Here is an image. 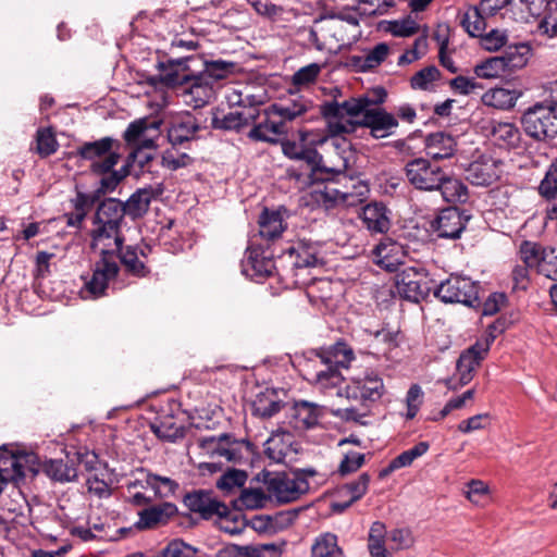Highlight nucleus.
<instances>
[{
	"mask_svg": "<svg viewBox=\"0 0 557 557\" xmlns=\"http://www.w3.org/2000/svg\"><path fill=\"white\" fill-rule=\"evenodd\" d=\"M284 404L278 399L276 392L267 389L257 395L252 401L251 411L256 417L269 419L280 412Z\"/></svg>",
	"mask_w": 557,
	"mask_h": 557,
	"instance_id": "43",
	"label": "nucleus"
},
{
	"mask_svg": "<svg viewBox=\"0 0 557 557\" xmlns=\"http://www.w3.org/2000/svg\"><path fill=\"white\" fill-rule=\"evenodd\" d=\"M358 124L361 127L369 128L373 138L381 139L394 134L398 127V120L394 114L382 108L367 107L361 120H358Z\"/></svg>",
	"mask_w": 557,
	"mask_h": 557,
	"instance_id": "21",
	"label": "nucleus"
},
{
	"mask_svg": "<svg viewBox=\"0 0 557 557\" xmlns=\"http://www.w3.org/2000/svg\"><path fill=\"white\" fill-rule=\"evenodd\" d=\"M537 272L547 278H557V249L553 247L545 248Z\"/></svg>",
	"mask_w": 557,
	"mask_h": 557,
	"instance_id": "61",
	"label": "nucleus"
},
{
	"mask_svg": "<svg viewBox=\"0 0 557 557\" xmlns=\"http://www.w3.org/2000/svg\"><path fill=\"white\" fill-rule=\"evenodd\" d=\"M286 230L283 216L277 211H270L264 209L259 216V238L263 245L275 246V242L281 238L283 232Z\"/></svg>",
	"mask_w": 557,
	"mask_h": 557,
	"instance_id": "29",
	"label": "nucleus"
},
{
	"mask_svg": "<svg viewBox=\"0 0 557 557\" xmlns=\"http://www.w3.org/2000/svg\"><path fill=\"white\" fill-rule=\"evenodd\" d=\"M247 473L244 470H227L216 482L218 488L231 491L234 487H240L246 483Z\"/></svg>",
	"mask_w": 557,
	"mask_h": 557,
	"instance_id": "62",
	"label": "nucleus"
},
{
	"mask_svg": "<svg viewBox=\"0 0 557 557\" xmlns=\"http://www.w3.org/2000/svg\"><path fill=\"white\" fill-rule=\"evenodd\" d=\"M184 505L194 513H198L203 520H209L214 516L228 519L231 511L227 506L213 496L212 491L195 490L187 493L183 498Z\"/></svg>",
	"mask_w": 557,
	"mask_h": 557,
	"instance_id": "15",
	"label": "nucleus"
},
{
	"mask_svg": "<svg viewBox=\"0 0 557 557\" xmlns=\"http://www.w3.org/2000/svg\"><path fill=\"white\" fill-rule=\"evenodd\" d=\"M540 195L547 201L546 216L557 219V159L552 162L539 186Z\"/></svg>",
	"mask_w": 557,
	"mask_h": 557,
	"instance_id": "31",
	"label": "nucleus"
},
{
	"mask_svg": "<svg viewBox=\"0 0 557 557\" xmlns=\"http://www.w3.org/2000/svg\"><path fill=\"white\" fill-rule=\"evenodd\" d=\"M322 416V407L308 400L294 401L290 408V418L297 430H309L317 426Z\"/></svg>",
	"mask_w": 557,
	"mask_h": 557,
	"instance_id": "28",
	"label": "nucleus"
},
{
	"mask_svg": "<svg viewBox=\"0 0 557 557\" xmlns=\"http://www.w3.org/2000/svg\"><path fill=\"white\" fill-rule=\"evenodd\" d=\"M311 354L319 359L320 364H329L338 370L348 368L355 359L352 348L344 341H338L329 347L313 349Z\"/></svg>",
	"mask_w": 557,
	"mask_h": 557,
	"instance_id": "27",
	"label": "nucleus"
},
{
	"mask_svg": "<svg viewBox=\"0 0 557 557\" xmlns=\"http://www.w3.org/2000/svg\"><path fill=\"white\" fill-rule=\"evenodd\" d=\"M119 272L120 265L114 258L100 256V259L95 262L91 275L85 278L83 293L94 299L106 295L109 283L117 276Z\"/></svg>",
	"mask_w": 557,
	"mask_h": 557,
	"instance_id": "17",
	"label": "nucleus"
},
{
	"mask_svg": "<svg viewBox=\"0 0 557 557\" xmlns=\"http://www.w3.org/2000/svg\"><path fill=\"white\" fill-rule=\"evenodd\" d=\"M37 147L36 151L40 156V158H47L54 152H57L59 148V143L55 138V135L52 128H39L36 135Z\"/></svg>",
	"mask_w": 557,
	"mask_h": 557,
	"instance_id": "56",
	"label": "nucleus"
},
{
	"mask_svg": "<svg viewBox=\"0 0 557 557\" xmlns=\"http://www.w3.org/2000/svg\"><path fill=\"white\" fill-rule=\"evenodd\" d=\"M226 553L228 557H281L282 549L274 543L252 545H231Z\"/></svg>",
	"mask_w": 557,
	"mask_h": 557,
	"instance_id": "42",
	"label": "nucleus"
},
{
	"mask_svg": "<svg viewBox=\"0 0 557 557\" xmlns=\"http://www.w3.org/2000/svg\"><path fill=\"white\" fill-rule=\"evenodd\" d=\"M178 512L177 507L173 503L164 502L156 506L148 507L138 512V520L134 528L139 531L151 530L158 525L166 524L171 518Z\"/></svg>",
	"mask_w": 557,
	"mask_h": 557,
	"instance_id": "25",
	"label": "nucleus"
},
{
	"mask_svg": "<svg viewBox=\"0 0 557 557\" xmlns=\"http://www.w3.org/2000/svg\"><path fill=\"white\" fill-rule=\"evenodd\" d=\"M545 248L539 243L523 240L519 248L520 260L524 265L537 269Z\"/></svg>",
	"mask_w": 557,
	"mask_h": 557,
	"instance_id": "54",
	"label": "nucleus"
},
{
	"mask_svg": "<svg viewBox=\"0 0 557 557\" xmlns=\"http://www.w3.org/2000/svg\"><path fill=\"white\" fill-rule=\"evenodd\" d=\"M36 458L33 454L15 455L10 451L0 453V483L18 482L26 476V472L30 471L33 474L36 471L32 467H26L25 463L33 461Z\"/></svg>",
	"mask_w": 557,
	"mask_h": 557,
	"instance_id": "22",
	"label": "nucleus"
},
{
	"mask_svg": "<svg viewBox=\"0 0 557 557\" xmlns=\"http://www.w3.org/2000/svg\"><path fill=\"white\" fill-rule=\"evenodd\" d=\"M322 368L317 370L312 377V383L320 391H326L338 386L344 377L338 369L329 364H321Z\"/></svg>",
	"mask_w": 557,
	"mask_h": 557,
	"instance_id": "51",
	"label": "nucleus"
},
{
	"mask_svg": "<svg viewBox=\"0 0 557 557\" xmlns=\"http://www.w3.org/2000/svg\"><path fill=\"white\" fill-rule=\"evenodd\" d=\"M443 199L447 202H466L468 199V188L458 178L450 176L444 171V180L435 187Z\"/></svg>",
	"mask_w": 557,
	"mask_h": 557,
	"instance_id": "45",
	"label": "nucleus"
},
{
	"mask_svg": "<svg viewBox=\"0 0 557 557\" xmlns=\"http://www.w3.org/2000/svg\"><path fill=\"white\" fill-rule=\"evenodd\" d=\"M311 107L312 102L301 95L274 102L259 112L247 136L253 141L277 144L280 136L287 135L288 123L302 116Z\"/></svg>",
	"mask_w": 557,
	"mask_h": 557,
	"instance_id": "1",
	"label": "nucleus"
},
{
	"mask_svg": "<svg viewBox=\"0 0 557 557\" xmlns=\"http://www.w3.org/2000/svg\"><path fill=\"white\" fill-rule=\"evenodd\" d=\"M478 283L470 277L450 274L434 289V296L445 304H462L469 307L480 305Z\"/></svg>",
	"mask_w": 557,
	"mask_h": 557,
	"instance_id": "10",
	"label": "nucleus"
},
{
	"mask_svg": "<svg viewBox=\"0 0 557 557\" xmlns=\"http://www.w3.org/2000/svg\"><path fill=\"white\" fill-rule=\"evenodd\" d=\"M459 23L471 37H480L486 29V15L478 5H469L467 11L458 14Z\"/></svg>",
	"mask_w": 557,
	"mask_h": 557,
	"instance_id": "44",
	"label": "nucleus"
},
{
	"mask_svg": "<svg viewBox=\"0 0 557 557\" xmlns=\"http://www.w3.org/2000/svg\"><path fill=\"white\" fill-rule=\"evenodd\" d=\"M370 98L367 96L358 97V98H349L339 102L337 100L326 101L321 107V113L326 120L331 119H339L344 120L345 117H356L359 115H363L367 107H369Z\"/></svg>",
	"mask_w": 557,
	"mask_h": 557,
	"instance_id": "23",
	"label": "nucleus"
},
{
	"mask_svg": "<svg viewBox=\"0 0 557 557\" xmlns=\"http://www.w3.org/2000/svg\"><path fill=\"white\" fill-rule=\"evenodd\" d=\"M497 177L496 164L490 159L474 161L466 169V178L472 185L490 186Z\"/></svg>",
	"mask_w": 557,
	"mask_h": 557,
	"instance_id": "36",
	"label": "nucleus"
},
{
	"mask_svg": "<svg viewBox=\"0 0 557 557\" xmlns=\"http://www.w3.org/2000/svg\"><path fill=\"white\" fill-rule=\"evenodd\" d=\"M151 248L148 245H122L116 249L115 260L119 259L125 272L132 276L146 277L150 273L147 265Z\"/></svg>",
	"mask_w": 557,
	"mask_h": 557,
	"instance_id": "20",
	"label": "nucleus"
},
{
	"mask_svg": "<svg viewBox=\"0 0 557 557\" xmlns=\"http://www.w3.org/2000/svg\"><path fill=\"white\" fill-rule=\"evenodd\" d=\"M301 141L297 143L294 140H283L281 143L282 151L285 157L295 161L305 162L311 170V174L315 180H322L323 177H318L319 173H336L342 174L348 166V161L346 158H342L341 164L338 166L325 168L322 166V156L318 152V150L313 147L307 146L302 141L305 140L304 134H301Z\"/></svg>",
	"mask_w": 557,
	"mask_h": 557,
	"instance_id": "11",
	"label": "nucleus"
},
{
	"mask_svg": "<svg viewBox=\"0 0 557 557\" xmlns=\"http://www.w3.org/2000/svg\"><path fill=\"white\" fill-rule=\"evenodd\" d=\"M470 215L456 207L441 210L432 221L431 228L438 238L458 239L466 230Z\"/></svg>",
	"mask_w": 557,
	"mask_h": 557,
	"instance_id": "19",
	"label": "nucleus"
},
{
	"mask_svg": "<svg viewBox=\"0 0 557 557\" xmlns=\"http://www.w3.org/2000/svg\"><path fill=\"white\" fill-rule=\"evenodd\" d=\"M490 133L494 143L500 148L513 149L519 147L521 133L516 124L510 122L491 121Z\"/></svg>",
	"mask_w": 557,
	"mask_h": 557,
	"instance_id": "34",
	"label": "nucleus"
},
{
	"mask_svg": "<svg viewBox=\"0 0 557 557\" xmlns=\"http://www.w3.org/2000/svg\"><path fill=\"white\" fill-rule=\"evenodd\" d=\"M89 237L90 249L92 251H99L102 257L115 259L116 249H121L122 245L125 244L122 227L95 223V221H91Z\"/></svg>",
	"mask_w": 557,
	"mask_h": 557,
	"instance_id": "16",
	"label": "nucleus"
},
{
	"mask_svg": "<svg viewBox=\"0 0 557 557\" xmlns=\"http://www.w3.org/2000/svg\"><path fill=\"white\" fill-rule=\"evenodd\" d=\"M186 63L178 58H169L165 61H158V75L152 76V84L161 83L166 87L180 86L183 88L182 97L185 104L198 109L209 103L214 96V88L208 81L200 79L197 73H188L185 70Z\"/></svg>",
	"mask_w": 557,
	"mask_h": 557,
	"instance_id": "3",
	"label": "nucleus"
},
{
	"mask_svg": "<svg viewBox=\"0 0 557 557\" xmlns=\"http://www.w3.org/2000/svg\"><path fill=\"white\" fill-rule=\"evenodd\" d=\"M298 516V510H284L276 512L274 515H267L256 517L257 521H265L263 525H260V529L264 530H284L292 525Z\"/></svg>",
	"mask_w": 557,
	"mask_h": 557,
	"instance_id": "52",
	"label": "nucleus"
},
{
	"mask_svg": "<svg viewBox=\"0 0 557 557\" xmlns=\"http://www.w3.org/2000/svg\"><path fill=\"white\" fill-rule=\"evenodd\" d=\"M306 472L314 474L313 470H297L292 472H268L264 475V485L269 498L280 504H287L299 499L309 491Z\"/></svg>",
	"mask_w": 557,
	"mask_h": 557,
	"instance_id": "5",
	"label": "nucleus"
},
{
	"mask_svg": "<svg viewBox=\"0 0 557 557\" xmlns=\"http://www.w3.org/2000/svg\"><path fill=\"white\" fill-rule=\"evenodd\" d=\"M522 92L517 89H507L503 87L492 88L482 96V101L487 107L499 110H510L516 106L517 100Z\"/></svg>",
	"mask_w": 557,
	"mask_h": 557,
	"instance_id": "40",
	"label": "nucleus"
},
{
	"mask_svg": "<svg viewBox=\"0 0 557 557\" xmlns=\"http://www.w3.org/2000/svg\"><path fill=\"white\" fill-rule=\"evenodd\" d=\"M258 115L259 112L256 110L230 112L223 117H219L214 114L212 116L211 127L214 129L239 132L243 127L255 122Z\"/></svg>",
	"mask_w": 557,
	"mask_h": 557,
	"instance_id": "35",
	"label": "nucleus"
},
{
	"mask_svg": "<svg viewBox=\"0 0 557 557\" xmlns=\"http://www.w3.org/2000/svg\"><path fill=\"white\" fill-rule=\"evenodd\" d=\"M396 288L401 298L412 302H419L430 293L426 281L413 269L405 270L397 276Z\"/></svg>",
	"mask_w": 557,
	"mask_h": 557,
	"instance_id": "24",
	"label": "nucleus"
},
{
	"mask_svg": "<svg viewBox=\"0 0 557 557\" xmlns=\"http://www.w3.org/2000/svg\"><path fill=\"white\" fill-rule=\"evenodd\" d=\"M549 0H509V7L516 20L529 22L530 17L539 16L544 9H547Z\"/></svg>",
	"mask_w": 557,
	"mask_h": 557,
	"instance_id": "48",
	"label": "nucleus"
},
{
	"mask_svg": "<svg viewBox=\"0 0 557 557\" xmlns=\"http://www.w3.org/2000/svg\"><path fill=\"white\" fill-rule=\"evenodd\" d=\"M198 548L186 543L182 539H174L162 548L158 555L159 557H195Z\"/></svg>",
	"mask_w": 557,
	"mask_h": 557,
	"instance_id": "58",
	"label": "nucleus"
},
{
	"mask_svg": "<svg viewBox=\"0 0 557 557\" xmlns=\"http://www.w3.org/2000/svg\"><path fill=\"white\" fill-rule=\"evenodd\" d=\"M322 69L323 65L319 63H310L306 66L300 67L298 71L294 73L292 77L293 85L296 87H304L313 84L317 81Z\"/></svg>",
	"mask_w": 557,
	"mask_h": 557,
	"instance_id": "60",
	"label": "nucleus"
},
{
	"mask_svg": "<svg viewBox=\"0 0 557 557\" xmlns=\"http://www.w3.org/2000/svg\"><path fill=\"white\" fill-rule=\"evenodd\" d=\"M125 215L123 201L116 198H107L99 203L91 221L114 227H123L125 224Z\"/></svg>",
	"mask_w": 557,
	"mask_h": 557,
	"instance_id": "30",
	"label": "nucleus"
},
{
	"mask_svg": "<svg viewBox=\"0 0 557 557\" xmlns=\"http://www.w3.org/2000/svg\"><path fill=\"white\" fill-rule=\"evenodd\" d=\"M556 106L550 101L547 104L537 102L528 108L521 116L525 134L537 140L554 138L557 135Z\"/></svg>",
	"mask_w": 557,
	"mask_h": 557,
	"instance_id": "8",
	"label": "nucleus"
},
{
	"mask_svg": "<svg viewBox=\"0 0 557 557\" xmlns=\"http://www.w3.org/2000/svg\"><path fill=\"white\" fill-rule=\"evenodd\" d=\"M505 72H508V70L502 57L487 59L474 67V73L482 78L498 77Z\"/></svg>",
	"mask_w": 557,
	"mask_h": 557,
	"instance_id": "59",
	"label": "nucleus"
},
{
	"mask_svg": "<svg viewBox=\"0 0 557 557\" xmlns=\"http://www.w3.org/2000/svg\"><path fill=\"white\" fill-rule=\"evenodd\" d=\"M347 196V193L336 189L331 184H325L322 187L318 186L311 191L314 203L324 210L333 209L338 202L344 203Z\"/></svg>",
	"mask_w": 557,
	"mask_h": 557,
	"instance_id": "47",
	"label": "nucleus"
},
{
	"mask_svg": "<svg viewBox=\"0 0 557 557\" xmlns=\"http://www.w3.org/2000/svg\"><path fill=\"white\" fill-rule=\"evenodd\" d=\"M370 475L367 472L361 473L357 480L343 484L338 488V494L343 496H349L351 500L361 499L368 491L370 483Z\"/></svg>",
	"mask_w": 557,
	"mask_h": 557,
	"instance_id": "55",
	"label": "nucleus"
},
{
	"mask_svg": "<svg viewBox=\"0 0 557 557\" xmlns=\"http://www.w3.org/2000/svg\"><path fill=\"white\" fill-rule=\"evenodd\" d=\"M310 557H346V555L338 544L337 535L323 532L313 540Z\"/></svg>",
	"mask_w": 557,
	"mask_h": 557,
	"instance_id": "41",
	"label": "nucleus"
},
{
	"mask_svg": "<svg viewBox=\"0 0 557 557\" xmlns=\"http://www.w3.org/2000/svg\"><path fill=\"white\" fill-rule=\"evenodd\" d=\"M346 397L356 400L364 408L379 401L385 393L383 379L372 370L350 380L345 388Z\"/></svg>",
	"mask_w": 557,
	"mask_h": 557,
	"instance_id": "14",
	"label": "nucleus"
},
{
	"mask_svg": "<svg viewBox=\"0 0 557 557\" xmlns=\"http://www.w3.org/2000/svg\"><path fill=\"white\" fill-rule=\"evenodd\" d=\"M153 198V190L151 188H141L135 191L125 202L123 207L126 215L133 220L144 216Z\"/></svg>",
	"mask_w": 557,
	"mask_h": 557,
	"instance_id": "46",
	"label": "nucleus"
},
{
	"mask_svg": "<svg viewBox=\"0 0 557 557\" xmlns=\"http://www.w3.org/2000/svg\"><path fill=\"white\" fill-rule=\"evenodd\" d=\"M425 146L428 156L434 161L450 158L456 150L455 138L443 132L428 135Z\"/></svg>",
	"mask_w": 557,
	"mask_h": 557,
	"instance_id": "37",
	"label": "nucleus"
},
{
	"mask_svg": "<svg viewBox=\"0 0 557 557\" xmlns=\"http://www.w3.org/2000/svg\"><path fill=\"white\" fill-rule=\"evenodd\" d=\"M123 178L124 175L111 173L110 175H106L104 177L100 178L98 188L92 193L87 194L77 190L76 197L72 200L75 211L87 213V210L90 209L96 202H98L101 196L115 190Z\"/></svg>",
	"mask_w": 557,
	"mask_h": 557,
	"instance_id": "26",
	"label": "nucleus"
},
{
	"mask_svg": "<svg viewBox=\"0 0 557 557\" xmlns=\"http://www.w3.org/2000/svg\"><path fill=\"white\" fill-rule=\"evenodd\" d=\"M276 248L263 243L251 242L242 261V272L256 282H262L277 271L275 258Z\"/></svg>",
	"mask_w": 557,
	"mask_h": 557,
	"instance_id": "9",
	"label": "nucleus"
},
{
	"mask_svg": "<svg viewBox=\"0 0 557 557\" xmlns=\"http://www.w3.org/2000/svg\"><path fill=\"white\" fill-rule=\"evenodd\" d=\"M150 430L158 438L166 442H175L185 436V426L172 414L158 417L150 423Z\"/></svg>",
	"mask_w": 557,
	"mask_h": 557,
	"instance_id": "38",
	"label": "nucleus"
},
{
	"mask_svg": "<svg viewBox=\"0 0 557 557\" xmlns=\"http://www.w3.org/2000/svg\"><path fill=\"white\" fill-rule=\"evenodd\" d=\"M268 499H270L269 495L267 496L260 488H255L244 490L242 492L239 502L247 509H257L262 508Z\"/></svg>",
	"mask_w": 557,
	"mask_h": 557,
	"instance_id": "64",
	"label": "nucleus"
},
{
	"mask_svg": "<svg viewBox=\"0 0 557 557\" xmlns=\"http://www.w3.org/2000/svg\"><path fill=\"white\" fill-rule=\"evenodd\" d=\"M198 446L200 455L208 459L198 465V470L202 474L220 472L226 462L250 465L255 455L253 445L249 441L238 440L230 433L201 437Z\"/></svg>",
	"mask_w": 557,
	"mask_h": 557,
	"instance_id": "2",
	"label": "nucleus"
},
{
	"mask_svg": "<svg viewBox=\"0 0 557 557\" xmlns=\"http://www.w3.org/2000/svg\"><path fill=\"white\" fill-rule=\"evenodd\" d=\"M490 329L492 332L487 336L478 339L459 356L455 374L458 377L459 385L463 386L473 379L474 371L487 356L491 345L495 339L493 332H504L505 322L497 320L490 325Z\"/></svg>",
	"mask_w": 557,
	"mask_h": 557,
	"instance_id": "7",
	"label": "nucleus"
},
{
	"mask_svg": "<svg viewBox=\"0 0 557 557\" xmlns=\"http://www.w3.org/2000/svg\"><path fill=\"white\" fill-rule=\"evenodd\" d=\"M46 474L58 482H71L77 479L76 462L66 455V459H51L45 463Z\"/></svg>",
	"mask_w": 557,
	"mask_h": 557,
	"instance_id": "39",
	"label": "nucleus"
},
{
	"mask_svg": "<svg viewBox=\"0 0 557 557\" xmlns=\"http://www.w3.org/2000/svg\"><path fill=\"white\" fill-rule=\"evenodd\" d=\"M404 171L408 183L418 190L434 191L444 180V170L436 161L422 157L409 160Z\"/></svg>",
	"mask_w": 557,
	"mask_h": 557,
	"instance_id": "12",
	"label": "nucleus"
},
{
	"mask_svg": "<svg viewBox=\"0 0 557 557\" xmlns=\"http://www.w3.org/2000/svg\"><path fill=\"white\" fill-rule=\"evenodd\" d=\"M145 482L146 486L150 487L154 492V496L158 498H168L173 496L180 487L178 483L171 478L151 472L147 473Z\"/></svg>",
	"mask_w": 557,
	"mask_h": 557,
	"instance_id": "49",
	"label": "nucleus"
},
{
	"mask_svg": "<svg viewBox=\"0 0 557 557\" xmlns=\"http://www.w3.org/2000/svg\"><path fill=\"white\" fill-rule=\"evenodd\" d=\"M121 144L112 137H102L94 141H85L76 148L75 156L82 160L90 162V172L95 175L104 177L111 173L117 175H127V171L114 170V166L121 159Z\"/></svg>",
	"mask_w": 557,
	"mask_h": 557,
	"instance_id": "4",
	"label": "nucleus"
},
{
	"mask_svg": "<svg viewBox=\"0 0 557 557\" xmlns=\"http://www.w3.org/2000/svg\"><path fill=\"white\" fill-rule=\"evenodd\" d=\"M185 65V70L188 73H197L200 75V79L208 81L214 88V84L223 81L233 75L237 69L238 63L233 61H225L222 59L218 60H206L199 54H190L177 57Z\"/></svg>",
	"mask_w": 557,
	"mask_h": 557,
	"instance_id": "13",
	"label": "nucleus"
},
{
	"mask_svg": "<svg viewBox=\"0 0 557 557\" xmlns=\"http://www.w3.org/2000/svg\"><path fill=\"white\" fill-rule=\"evenodd\" d=\"M207 120L201 119L200 114H193L188 111L174 116L168 128V139L170 144L182 146L198 138L197 134L206 129Z\"/></svg>",
	"mask_w": 557,
	"mask_h": 557,
	"instance_id": "18",
	"label": "nucleus"
},
{
	"mask_svg": "<svg viewBox=\"0 0 557 557\" xmlns=\"http://www.w3.org/2000/svg\"><path fill=\"white\" fill-rule=\"evenodd\" d=\"M277 262L295 276L298 282L299 272L324 264L322 246L310 240H300L282 250Z\"/></svg>",
	"mask_w": 557,
	"mask_h": 557,
	"instance_id": "6",
	"label": "nucleus"
},
{
	"mask_svg": "<svg viewBox=\"0 0 557 557\" xmlns=\"http://www.w3.org/2000/svg\"><path fill=\"white\" fill-rule=\"evenodd\" d=\"M529 47L524 44L509 46L503 53L505 66L508 72L523 67L528 62Z\"/></svg>",
	"mask_w": 557,
	"mask_h": 557,
	"instance_id": "53",
	"label": "nucleus"
},
{
	"mask_svg": "<svg viewBox=\"0 0 557 557\" xmlns=\"http://www.w3.org/2000/svg\"><path fill=\"white\" fill-rule=\"evenodd\" d=\"M372 253L376 264L387 271H396L401 263V246L392 239L380 242Z\"/></svg>",
	"mask_w": 557,
	"mask_h": 557,
	"instance_id": "32",
	"label": "nucleus"
},
{
	"mask_svg": "<svg viewBox=\"0 0 557 557\" xmlns=\"http://www.w3.org/2000/svg\"><path fill=\"white\" fill-rule=\"evenodd\" d=\"M334 287L333 282L329 278L315 280L308 289V297L311 301H320L325 307H331L335 297Z\"/></svg>",
	"mask_w": 557,
	"mask_h": 557,
	"instance_id": "50",
	"label": "nucleus"
},
{
	"mask_svg": "<svg viewBox=\"0 0 557 557\" xmlns=\"http://www.w3.org/2000/svg\"><path fill=\"white\" fill-rule=\"evenodd\" d=\"M441 78V72L435 65H429L418 71L410 78L412 89L429 90L432 84Z\"/></svg>",
	"mask_w": 557,
	"mask_h": 557,
	"instance_id": "57",
	"label": "nucleus"
},
{
	"mask_svg": "<svg viewBox=\"0 0 557 557\" xmlns=\"http://www.w3.org/2000/svg\"><path fill=\"white\" fill-rule=\"evenodd\" d=\"M361 220L371 233H385L391 226L387 208L382 202H371L363 207Z\"/></svg>",
	"mask_w": 557,
	"mask_h": 557,
	"instance_id": "33",
	"label": "nucleus"
},
{
	"mask_svg": "<svg viewBox=\"0 0 557 557\" xmlns=\"http://www.w3.org/2000/svg\"><path fill=\"white\" fill-rule=\"evenodd\" d=\"M466 497L474 505H483L484 500L487 499L490 488L481 480H471L467 484V491L465 492Z\"/></svg>",
	"mask_w": 557,
	"mask_h": 557,
	"instance_id": "63",
	"label": "nucleus"
}]
</instances>
